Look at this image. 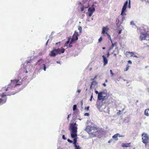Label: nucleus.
Instances as JSON below:
<instances>
[{
  "instance_id": "f257e3e1",
  "label": "nucleus",
  "mask_w": 149,
  "mask_h": 149,
  "mask_svg": "<svg viewBox=\"0 0 149 149\" xmlns=\"http://www.w3.org/2000/svg\"><path fill=\"white\" fill-rule=\"evenodd\" d=\"M18 79L11 80L10 84L2 88V91L5 92L7 93L6 95L10 96L15 94L17 92L13 91L14 89H13V88H15L17 86L21 85L22 84V83L18 84Z\"/></svg>"
},
{
  "instance_id": "f03ea898",
  "label": "nucleus",
  "mask_w": 149,
  "mask_h": 149,
  "mask_svg": "<svg viewBox=\"0 0 149 149\" xmlns=\"http://www.w3.org/2000/svg\"><path fill=\"white\" fill-rule=\"evenodd\" d=\"M77 126L76 123H70L69 125V129L71 130L70 133L72 138L77 136Z\"/></svg>"
},
{
  "instance_id": "7ed1b4c3",
  "label": "nucleus",
  "mask_w": 149,
  "mask_h": 149,
  "mask_svg": "<svg viewBox=\"0 0 149 149\" xmlns=\"http://www.w3.org/2000/svg\"><path fill=\"white\" fill-rule=\"evenodd\" d=\"M86 131L90 134H94L99 131L98 128L91 126H88L86 128Z\"/></svg>"
},
{
  "instance_id": "20e7f679",
  "label": "nucleus",
  "mask_w": 149,
  "mask_h": 149,
  "mask_svg": "<svg viewBox=\"0 0 149 149\" xmlns=\"http://www.w3.org/2000/svg\"><path fill=\"white\" fill-rule=\"evenodd\" d=\"M142 142L145 144V147H146L149 143V135L146 133H143L142 134Z\"/></svg>"
},
{
  "instance_id": "39448f33",
  "label": "nucleus",
  "mask_w": 149,
  "mask_h": 149,
  "mask_svg": "<svg viewBox=\"0 0 149 149\" xmlns=\"http://www.w3.org/2000/svg\"><path fill=\"white\" fill-rule=\"evenodd\" d=\"M6 92H4L0 95V105L3 104L6 102L7 99L6 96H9L6 95Z\"/></svg>"
},
{
  "instance_id": "423d86ee",
  "label": "nucleus",
  "mask_w": 149,
  "mask_h": 149,
  "mask_svg": "<svg viewBox=\"0 0 149 149\" xmlns=\"http://www.w3.org/2000/svg\"><path fill=\"white\" fill-rule=\"evenodd\" d=\"M79 35L77 32H75L74 34L72 36V38L70 41V44L73 43L74 42L75 40H77L78 38Z\"/></svg>"
},
{
  "instance_id": "0eeeda50",
  "label": "nucleus",
  "mask_w": 149,
  "mask_h": 149,
  "mask_svg": "<svg viewBox=\"0 0 149 149\" xmlns=\"http://www.w3.org/2000/svg\"><path fill=\"white\" fill-rule=\"evenodd\" d=\"M95 11V8H89L88 9V12L86 13V15L88 17H91L93 13Z\"/></svg>"
},
{
  "instance_id": "6e6552de",
  "label": "nucleus",
  "mask_w": 149,
  "mask_h": 149,
  "mask_svg": "<svg viewBox=\"0 0 149 149\" xmlns=\"http://www.w3.org/2000/svg\"><path fill=\"white\" fill-rule=\"evenodd\" d=\"M124 17L123 16H122V21H120L118 19H117L116 20V24L117 25V26L118 27H119L121 24L123 22V20L124 19Z\"/></svg>"
},
{
  "instance_id": "1a4fd4ad",
  "label": "nucleus",
  "mask_w": 149,
  "mask_h": 149,
  "mask_svg": "<svg viewBox=\"0 0 149 149\" xmlns=\"http://www.w3.org/2000/svg\"><path fill=\"white\" fill-rule=\"evenodd\" d=\"M105 94V93L103 92L102 91L99 92L98 95L97 99L98 100H102L103 96V95Z\"/></svg>"
},
{
  "instance_id": "9d476101",
  "label": "nucleus",
  "mask_w": 149,
  "mask_h": 149,
  "mask_svg": "<svg viewBox=\"0 0 149 149\" xmlns=\"http://www.w3.org/2000/svg\"><path fill=\"white\" fill-rule=\"evenodd\" d=\"M56 50L57 52V54H61V53H63L65 52V49L62 48L61 49H56Z\"/></svg>"
},
{
  "instance_id": "9b49d317",
  "label": "nucleus",
  "mask_w": 149,
  "mask_h": 149,
  "mask_svg": "<svg viewBox=\"0 0 149 149\" xmlns=\"http://www.w3.org/2000/svg\"><path fill=\"white\" fill-rule=\"evenodd\" d=\"M147 34L141 33L140 36V38L141 40H144L147 37Z\"/></svg>"
},
{
  "instance_id": "f8f14e48",
  "label": "nucleus",
  "mask_w": 149,
  "mask_h": 149,
  "mask_svg": "<svg viewBox=\"0 0 149 149\" xmlns=\"http://www.w3.org/2000/svg\"><path fill=\"white\" fill-rule=\"evenodd\" d=\"M57 54L56 49H54L51 51L50 55L51 56H55Z\"/></svg>"
},
{
  "instance_id": "ddd939ff",
  "label": "nucleus",
  "mask_w": 149,
  "mask_h": 149,
  "mask_svg": "<svg viewBox=\"0 0 149 149\" xmlns=\"http://www.w3.org/2000/svg\"><path fill=\"white\" fill-rule=\"evenodd\" d=\"M102 57L103 59V62L104 63V65H105L108 63V59L104 55H103L102 56Z\"/></svg>"
},
{
  "instance_id": "4468645a",
  "label": "nucleus",
  "mask_w": 149,
  "mask_h": 149,
  "mask_svg": "<svg viewBox=\"0 0 149 149\" xmlns=\"http://www.w3.org/2000/svg\"><path fill=\"white\" fill-rule=\"evenodd\" d=\"M126 7H125V6H123L121 14V15L122 16H123L124 15H126V14L125 13H124V12L126 10Z\"/></svg>"
},
{
  "instance_id": "2eb2a0df",
  "label": "nucleus",
  "mask_w": 149,
  "mask_h": 149,
  "mask_svg": "<svg viewBox=\"0 0 149 149\" xmlns=\"http://www.w3.org/2000/svg\"><path fill=\"white\" fill-rule=\"evenodd\" d=\"M109 29L107 28V27H103L102 29V33L104 34L106 33V31H108Z\"/></svg>"
},
{
  "instance_id": "dca6fc26",
  "label": "nucleus",
  "mask_w": 149,
  "mask_h": 149,
  "mask_svg": "<svg viewBox=\"0 0 149 149\" xmlns=\"http://www.w3.org/2000/svg\"><path fill=\"white\" fill-rule=\"evenodd\" d=\"M131 143H123L122 144V146L124 147H130L131 146Z\"/></svg>"
},
{
  "instance_id": "f3484780",
  "label": "nucleus",
  "mask_w": 149,
  "mask_h": 149,
  "mask_svg": "<svg viewBox=\"0 0 149 149\" xmlns=\"http://www.w3.org/2000/svg\"><path fill=\"white\" fill-rule=\"evenodd\" d=\"M127 53H129V54H131L130 55V57H137V56H136V55H135L134 53V52H126V55H127Z\"/></svg>"
},
{
  "instance_id": "a211bd4d",
  "label": "nucleus",
  "mask_w": 149,
  "mask_h": 149,
  "mask_svg": "<svg viewBox=\"0 0 149 149\" xmlns=\"http://www.w3.org/2000/svg\"><path fill=\"white\" fill-rule=\"evenodd\" d=\"M119 135L118 133H117L112 136V138L114 139L115 140L117 141L118 140V137Z\"/></svg>"
},
{
  "instance_id": "6ab92c4d",
  "label": "nucleus",
  "mask_w": 149,
  "mask_h": 149,
  "mask_svg": "<svg viewBox=\"0 0 149 149\" xmlns=\"http://www.w3.org/2000/svg\"><path fill=\"white\" fill-rule=\"evenodd\" d=\"M74 138L73 141L74 142L73 143V144L74 145V146L75 145H77L76 143H77V137H75L74 138Z\"/></svg>"
},
{
  "instance_id": "aec40b11",
  "label": "nucleus",
  "mask_w": 149,
  "mask_h": 149,
  "mask_svg": "<svg viewBox=\"0 0 149 149\" xmlns=\"http://www.w3.org/2000/svg\"><path fill=\"white\" fill-rule=\"evenodd\" d=\"M43 61V60L42 59H40L37 61V64L40 65L42 63Z\"/></svg>"
},
{
  "instance_id": "412c9836",
  "label": "nucleus",
  "mask_w": 149,
  "mask_h": 149,
  "mask_svg": "<svg viewBox=\"0 0 149 149\" xmlns=\"http://www.w3.org/2000/svg\"><path fill=\"white\" fill-rule=\"evenodd\" d=\"M109 96V95L107 94L105 96H103L102 99V101H104L108 99V97Z\"/></svg>"
},
{
  "instance_id": "4be33fe9",
  "label": "nucleus",
  "mask_w": 149,
  "mask_h": 149,
  "mask_svg": "<svg viewBox=\"0 0 149 149\" xmlns=\"http://www.w3.org/2000/svg\"><path fill=\"white\" fill-rule=\"evenodd\" d=\"M111 43L112 45H113L114 47H116V49H117L118 47H117V43L116 42H114V43H113L112 42H112H111Z\"/></svg>"
},
{
  "instance_id": "5701e85b",
  "label": "nucleus",
  "mask_w": 149,
  "mask_h": 149,
  "mask_svg": "<svg viewBox=\"0 0 149 149\" xmlns=\"http://www.w3.org/2000/svg\"><path fill=\"white\" fill-rule=\"evenodd\" d=\"M93 81L91 83V85L90 86V88H91L93 85H95L97 84V82L95 81Z\"/></svg>"
},
{
  "instance_id": "b1692460",
  "label": "nucleus",
  "mask_w": 149,
  "mask_h": 149,
  "mask_svg": "<svg viewBox=\"0 0 149 149\" xmlns=\"http://www.w3.org/2000/svg\"><path fill=\"white\" fill-rule=\"evenodd\" d=\"M144 114L146 116H149V114L148 113V110H147V109H146L145 110V111H144Z\"/></svg>"
},
{
  "instance_id": "393cba45",
  "label": "nucleus",
  "mask_w": 149,
  "mask_h": 149,
  "mask_svg": "<svg viewBox=\"0 0 149 149\" xmlns=\"http://www.w3.org/2000/svg\"><path fill=\"white\" fill-rule=\"evenodd\" d=\"M106 34L107 35V36H108V38H109L110 40L111 41V42H112V40L111 38V37L110 35L106 32Z\"/></svg>"
},
{
  "instance_id": "a878e982",
  "label": "nucleus",
  "mask_w": 149,
  "mask_h": 149,
  "mask_svg": "<svg viewBox=\"0 0 149 149\" xmlns=\"http://www.w3.org/2000/svg\"><path fill=\"white\" fill-rule=\"evenodd\" d=\"M74 146L75 147V149H81V148L79 146H77V145H75Z\"/></svg>"
},
{
  "instance_id": "bb28decb",
  "label": "nucleus",
  "mask_w": 149,
  "mask_h": 149,
  "mask_svg": "<svg viewBox=\"0 0 149 149\" xmlns=\"http://www.w3.org/2000/svg\"><path fill=\"white\" fill-rule=\"evenodd\" d=\"M129 66L128 65H127L126 68L124 69V71H127L129 69Z\"/></svg>"
},
{
  "instance_id": "cd10ccee",
  "label": "nucleus",
  "mask_w": 149,
  "mask_h": 149,
  "mask_svg": "<svg viewBox=\"0 0 149 149\" xmlns=\"http://www.w3.org/2000/svg\"><path fill=\"white\" fill-rule=\"evenodd\" d=\"M113 46V45H111L110 47H109V50H111L113 49V47H114Z\"/></svg>"
},
{
  "instance_id": "c85d7f7f",
  "label": "nucleus",
  "mask_w": 149,
  "mask_h": 149,
  "mask_svg": "<svg viewBox=\"0 0 149 149\" xmlns=\"http://www.w3.org/2000/svg\"><path fill=\"white\" fill-rule=\"evenodd\" d=\"M77 108V105H74L73 106V111H74Z\"/></svg>"
},
{
  "instance_id": "c756f323",
  "label": "nucleus",
  "mask_w": 149,
  "mask_h": 149,
  "mask_svg": "<svg viewBox=\"0 0 149 149\" xmlns=\"http://www.w3.org/2000/svg\"><path fill=\"white\" fill-rule=\"evenodd\" d=\"M78 30H79V32L80 33L81 31L82 27H81L79 26L78 27Z\"/></svg>"
},
{
  "instance_id": "7c9ffc66",
  "label": "nucleus",
  "mask_w": 149,
  "mask_h": 149,
  "mask_svg": "<svg viewBox=\"0 0 149 149\" xmlns=\"http://www.w3.org/2000/svg\"><path fill=\"white\" fill-rule=\"evenodd\" d=\"M128 4V1L127 0V1L125 3L123 6H125V7H127V4Z\"/></svg>"
},
{
  "instance_id": "2f4dec72",
  "label": "nucleus",
  "mask_w": 149,
  "mask_h": 149,
  "mask_svg": "<svg viewBox=\"0 0 149 149\" xmlns=\"http://www.w3.org/2000/svg\"><path fill=\"white\" fill-rule=\"evenodd\" d=\"M43 68H44V70L45 71H46V65H45V64H43Z\"/></svg>"
},
{
  "instance_id": "473e14b6",
  "label": "nucleus",
  "mask_w": 149,
  "mask_h": 149,
  "mask_svg": "<svg viewBox=\"0 0 149 149\" xmlns=\"http://www.w3.org/2000/svg\"><path fill=\"white\" fill-rule=\"evenodd\" d=\"M102 38L101 37L98 39V42H100L102 40Z\"/></svg>"
},
{
  "instance_id": "72a5a7b5",
  "label": "nucleus",
  "mask_w": 149,
  "mask_h": 149,
  "mask_svg": "<svg viewBox=\"0 0 149 149\" xmlns=\"http://www.w3.org/2000/svg\"><path fill=\"white\" fill-rule=\"evenodd\" d=\"M67 141L68 142H69L70 143H72L73 142V141H72L69 139H68Z\"/></svg>"
},
{
  "instance_id": "f704fd0d",
  "label": "nucleus",
  "mask_w": 149,
  "mask_h": 149,
  "mask_svg": "<svg viewBox=\"0 0 149 149\" xmlns=\"http://www.w3.org/2000/svg\"><path fill=\"white\" fill-rule=\"evenodd\" d=\"M97 77V75L95 76V77H94V78H92V79H91V81H94L95 80V78H96Z\"/></svg>"
},
{
  "instance_id": "c9c22d12",
  "label": "nucleus",
  "mask_w": 149,
  "mask_h": 149,
  "mask_svg": "<svg viewBox=\"0 0 149 149\" xmlns=\"http://www.w3.org/2000/svg\"><path fill=\"white\" fill-rule=\"evenodd\" d=\"M120 112H121V111L120 110H119V111L118 112L117 114L118 115H120V114H121V113H120Z\"/></svg>"
},
{
  "instance_id": "e433bc0d",
  "label": "nucleus",
  "mask_w": 149,
  "mask_h": 149,
  "mask_svg": "<svg viewBox=\"0 0 149 149\" xmlns=\"http://www.w3.org/2000/svg\"><path fill=\"white\" fill-rule=\"evenodd\" d=\"M84 115L85 116H89V113H86L84 114Z\"/></svg>"
},
{
  "instance_id": "4c0bfd02",
  "label": "nucleus",
  "mask_w": 149,
  "mask_h": 149,
  "mask_svg": "<svg viewBox=\"0 0 149 149\" xmlns=\"http://www.w3.org/2000/svg\"><path fill=\"white\" fill-rule=\"evenodd\" d=\"M32 61V60L31 59H30V60H28V61H26V63H30V62H31Z\"/></svg>"
},
{
  "instance_id": "58836bf2",
  "label": "nucleus",
  "mask_w": 149,
  "mask_h": 149,
  "mask_svg": "<svg viewBox=\"0 0 149 149\" xmlns=\"http://www.w3.org/2000/svg\"><path fill=\"white\" fill-rule=\"evenodd\" d=\"M110 72L112 76H113L114 75V74L113 73L112 70H110Z\"/></svg>"
},
{
  "instance_id": "ea45409f",
  "label": "nucleus",
  "mask_w": 149,
  "mask_h": 149,
  "mask_svg": "<svg viewBox=\"0 0 149 149\" xmlns=\"http://www.w3.org/2000/svg\"><path fill=\"white\" fill-rule=\"evenodd\" d=\"M62 138H63V139L64 140L66 139L65 138L64 135H63V136H62Z\"/></svg>"
},
{
  "instance_id": "a19ab883",
  "label": "nucleus",
  "mask_w": 149,
  "mask_h": 149,
  "mask_svg": "<svg viewBox=\"0 0 149 149\" xmlns=\"http://www.w3.org/2000/svg\"><path fill=\"white\" fill-rule=\"evenodd\" d=\"M130 24L131 25H134V22L132 21L131 22Z\"/></svg>"
},
{
  "instance_id": "79ce46f5",
  "label": "nucleus",
  "mask_w": 149,
  "mask_h": 149,
  "mask_svg": "<svg viewBox=\"0 0 149 149\" xmlns=\"http://www.w3.org/2000/svg\"><path fill=\"white\" fill-rule=\"evenodd\" d=\"M89 107L88 106L86 107H85V109L86 110H89Z\"/></svg>"
},
{
  "instance_id": "37998d69",
  "label": "nucleus",
  "mask_w": 149,
  "mask_h": 149,
  "mask_svg": "<svg viewBox=\"0 0 149 149\" xmlns=\"http://www.w3.org/2000/svg\"><path fill=\"white\" fill-rule=\"evenodd\" d=\"M125 136L124 135H120L119 134L118 136H119V137H124Z\"/></svg>"
},
{
  "instance_id": "c03bdc74",
  "label": "nucleus",
  "mask_w": 149,
  "mask_h": 149,
  "mask_svg": "<svg viewBox=\"0 0 149 149\" xmlns=\"http://www.w3.org/2000/svg\"><path fill=\"white\" fill-rule=\"evenodd\" d=\"M93 95H92V94L91 97V98H90V101H91L92 100V98H93Z\"/></svg>"
},
{
  "instance_id": "a18cd8bd",
  "label": "nucleus",
  "mask_w": 149,
  "mask_h": 149,
  "mask_svg": "<svg viewBox=\"0 0 149 149\" xmlns=\"http://www.w3.org/2000/svg\"><path fill=\"white\" fill-rule=\"evenodd\" d=\"M81 11H83L84 10V7H82L81 8Z\"/></svg>"
},
{
  "instance_id": "49530a36",
  "label": "nucleus",
  "mask_w": 149,
  "mask_h": 149,
  "mask_svg": "<svg viewBox=\"0 0 149 149\" xmlns=\"http://www.w3.org/2000/svg\"><path fill=\"white\" fill-rule=\"evenodd\" d=\"M81 90H80V89H78L77 91V92H78V93H80V92H81Z\"/></svg>"
},
{
  "instance_id": "de8ad7c7",
  "label": "nucleus",
  "mask_w": 149,
  "mask_h": 149,
  "mask_svg": "<svg viewBox=\"0 0 149 149\" xmlns=\"http://www.w3.org/2000/svg\"><path fill=\"white\" fill-rule=\"evenodd\" d=\"M128 62L130 64H132V61H130V60H129V61H128Z\"/></svg>"
},
{
  "instance_id": "09e8293b",
  "label": "nucleus",
  "mask_w": 149,
  "mask_h": 149,
  "mask_svg": "<svg viewBox=\"0 0 149 149\" xmlns=\"http://www.w3.org/2000/svg\"><path fill=\"white\" fill-rule=\"evenodd\" d=\"M109 52H108L107 54V57H108L109 56Z\"/></svg>"
},
{
  "instance_id": "8fccbe9b",
  "label": "nucleus",
  "mask_w": 149,
  "mask_h": 149,
  "mask_svg": "<svg viewBox=\"0 0 149 149\" xmlns=\"http://www.w3.org/2000/svg\"><path fill=\"white\" fill-rule=\"evenodd\" d=\"M122 31V29H121V30H120L119 31V32H118V34H120V33H121V31Z\"/></svg>"
},
{
  "instance_id": "3c124183",
  "label": "nucleus",
  "mask_w": 149,
  "mask_h": 149,
  "mask_svg": "<svg viewBox=\"0 0 149 149\" xmlns=\"http://www.w3.org/2000/svg\"><path fill=\"white\" fill-rule=\"evenodd\" d=\"M95 93L96 94H98V93H99L97 91H95Z\"/></svg>"
},
{
  "instance_id": "603ef678",
  "label": "nucleus",
  "mask_w": 149,
  "mask_h": 149,
  "mask_svg": "<svg viewBox=\"0 0 149 149\" xmlns=\"http://www.w3.org/2000/svg\"><path fill=\"white\" fill-rule=\"evenodd\" d=\"M112 141V139H111V140H109L108 141V143H110Z\"/></svg>"
},
{
  "instance_id": "864d4df0",
  "label": "nucleus",
  "mask_w": 149,
  "mask_h": 149,
  "mask_svg": "<svg viewBox=\"0 0 149 149\" xmlns=\"http://www.w3.org/2000/svg\"><path fill=\"white\" fill-rule=\"evenodd\" d=\"M103 85L104 86H106V84L105 83H103Z\"/></svg>"
},
{
  "instance_id": "5fc2aeb1",
  "label": "nucleus",
  "mask_w": 149,
  "mask_h": 149,
  "mask_svg": "<svg viewBox=\"0 0 149 149\" xmlns=\"http://www.w3.org/2000/svg\"><path fill=\"white\" fill-rule=\"evenodd\" d=\"M129 5H130V0H129Z\"/></svg>"
},
{
  "instance_id": "6e6d98bb",
  "label": "nucleus",
  "mask_w": 149,
  "mask_h": 149,
  "mask_svg": "<svg viewBox=\"0 0 149 149\" xmlns=\"http://www.w3.org/2000/svg\"><path fill=\"white\" fill-rule=\"evenodd\" d=\"M81 105H82L83 104V100H82L81 101Z\"/></svg>"
},
{
  "instance_id": "4d7b16f0",
  "label": "nucleus",
  "mask_w": 149,
  "mask_h": 149,
  "mask_svg": "<svg viewBox=\"0 0 149 149\" xmlns=\"http://www.w3.org/2000/svg\"><path fill=\"white\" fill-rule=\"evenodd\" d=\"M60 42H57V43H56V45H57V44H60Z\"/></svg>"
},
{
  "instance_id": "13d9d810",
  "label": "nucleus",
  "mask_w": 149,
  "mask_h": 149,
  "mask_svg": "<svg viewBox=\"0 0 149 149\" xmlns=\"http://www.w3.org/2000/svg\"><path fill=\"white\" fill-rule=\"evenodd\" d=\"M70 39H69V40L67 42V44H68L69 43V42L70 41Z\"/></svg>"
},
{
  "instance_id": "bf43d9fd",
  "label": "nucleus",
  "mask_w": 149,
  "mask_h": 149,
  "mask_svg": "<svg viewBox=\"0 0 149 149\" xmlns=\"http://www.w3.org/2000/svg\"><path fill=\"white\" fill-rule=\"evenodd\" d=\"M69 116H70V115H68V118H68H68H69Z\"/></svg>"
},
{
  "instance_id": "052dcab7",
  "label": "nucleus",
  "mask_w": 149,
  "mask_h": 149,
  "mask_svg": "<svg viewBox=\"0 0 149 149\" xmlns=\"http://www.w3.org/2000/svg\"><path fill=\"white\" fill-rule=\"evenodd\" d=\"M103 49H105V47H103L102 48Z\"/></svg>"
},
{
  "instance_id": "680f3d73",
  "label": "nucleus",
  "mask_w": 149,
  "mask_h": 149,
  "mask_svg": "<svg viewBox=\"0 0 149 149\" xmlns=\"http://www.w3.org/2000/svg\"><path fill=\"white\" fill-rule=\"evenodd\" d=\"M128 7H129V8H130V5H129Z\"/></svg>"
},
{
  "instance_id": "e2e57ef3",
  "label": "nucleus",
  "mask_w": 149,
  "mask_h": 149,
  "mask_svg": "<svg viewBox=\"0 0 149 149\" xmlns=\"http://www.w3.org/2000/svg\"><path fill=\"white\" fill-rule=\"evenodd\" d=\"M48 40L47 41V43H46V45H47V43H48Z\"/></svg>"
},
{
  "instance_id": "0e129e2a",
  "label": "nucleus",
  "mask_w": 149,
  "mask_h": 149,
  "mask_svg": "<svg viewBox=\"0 0 149 149\" xmlns=\"http://www.w3.org/2000/svg\"><path fill=\"white\" fill-rule=\"evenodd\" d=\"M107 79H106L105 80V82H107Z\"/></svg>"
},
{
  "instance_id": "69168bd1",
  "label": "nucleus",
  "mask_w": 149,
  "mask_h": 149,
  "mask_svg": "<svg viewBox=\"0 0 149 149\" xmlns=\"http://www.w3.org/2000/svg\"><path fill=\"white\" fill-rule=\"evenodd\" d=\"M57 63H60V62L59 61H57Z\"/></svg>"
},
{
  "instance_id": "338daca9",
  "label": "nucleus",
  "mask_w": 149,
  "mask_h": 149,
  "mask_svg": "<svg viewBox=\"0 0 149 149\" xmlns=\"http://www.w3.org/2000/svg\"><path fill=\"white\" fill-rule=\"evenodd\" d=\"M114 56H116V54H114Z\"/></svg>"
},
{
  "instance_id": "774afa93",
  "label": "nucleus",
  "mask_w": 149,
  "mask_h": 149,
  "mask_svg": "<svg viewBox=\"0 0 149 149\" xmlns=\"http://www.w3.org/2000/svg\"><path fill=\"white\" fill-rule=\"evenodd\" d=\"M71 46H70V47H71Z\"/></svg>"
}]
</instances>
